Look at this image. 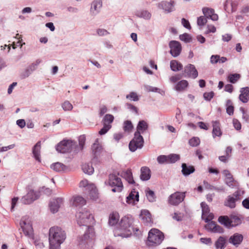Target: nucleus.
I'll list each match as a JSON object with an SVG mask.
<instances>
[{
    "label": "nucleus",
    "mask_w": 249,
    "mask_h": 249,
    "mask_svg": "<svg viewBox=\"0 0 249 249\" xmlns=\"http://www.w3.org/2000/svg\"><path fill=\"white\" fill-rule=\"evenodd\" d=\"M133 218L130 216H124L122 218L119 227L114 231L115 236H121L123 238L127 237L135 232L133 227Z\"/></svg>",
    "instance_id": "1"
},
{
    "label": "nucleus",
    "mask_w": 249,
    "mask_h": 249,
    "mask_svg": "<svg viewBox=\"0 0 249 249\" xmlns=\"http://www.w3.org/2000/svg\"><path fill=\"white\" fill-rule=\"evenodd\" d=\"M66 238V234L61 228L53 227L49 231L50 249H60V245Z\"/></svg>",
    "instance_id": "2"
},
{
    "label": "nucleus",
    "mask_w": 249,
    "mask_h": 249,
    "mask_svg": "<svg viewBox=\"0 0 249 249\" xmlns=\"http://www.w3.org/2000/svg\"><path fill=\"white\" fill-rule=\"evenodd\" d=\"M164 239L163 233L157 229H152L148 233L146 245L148 247H156L161 244Z\"/></svg>",
    "instance_id": "3"
},
{
    "label": "nucleus",
    "mask_w": 249,
    "mask_h": 249,
    "mask_svg": "<svg viewBox=\"0 0 249 249\" xmlns=\"http://www.w3.org/2000/svg\"><path fill=\"white\" fill-rule=\"evenodd\" d=\"M77 223L80 226L89 227L94 221L92 213L88 210L84 209L76 214Z\"/></svg>",
    "instance_id": "4"
},
{
    "label": "nucleus",
    "mask_w": 249,
    "mask_h": 249,
    "mask_svg": "<svg viewBox=\"0 0 249 249\" xmlns=\"http://www.w3.org/2000/svg\"><path fill=\"white\" fill-rule=\"evenodd\" d=\"M108 184L113 188L112 189L113 192H120L124 187L121 178L114 174L109 175Z\"/></svg>",
    "instance_id": "5"
},
{
    "label": "nucleus",
    "mask_w": 249,
    "mask_h": 249,
    "mask_svg": "<svg viewBox=\"0 0 249 249\" xmlns=\"http://www.w3.org/2000/svg\"><path fill=\"white\" fill-rule=\"evenodd\" d=\"M143 143L142 136L138 132H135L134 138L129 142V148L131 151L134 152L138 148H142Z\"/></svg>",
    "instance_id": "6"
},
{
    "label": "nucleus",
    "mask_w": 249,
    "mask_h": 249,
    "mask_svg": "<svg viewBox=\"0 0 249 249\" xmlns=\"http://www.w3.org/2000/svg\"><path fill=\"white\" fill-rule=\"evenodd\" d=\"M24 234L29 238H33L34 236L33 229L29 217H23L20 222Z\"/></svg>",
    "instance_id": "7"
},
{
    "label": "nucleus",
    "mask_w": 249,
    "mask_h": 249,
    "mask_svg": "<svg viewBox=\"0 0 249 249\" xmlns=\"http://www.w3.org/2000/svg\"><path fill=\"white\" fill-rule=\"evenodd\" d=\"M74 142L69 140H63L56 146V150L62 153H65L70 151L74 145Z\"/></svg>",
    "instance_id": "8"
},
{
    "label": "nucleus",
    "mask_w": 249,
    "mask_h": 249,
    "mask_svg": "<svg viewBox=\"0 0 249 249\" xmlns=\"http://www.w3.org/2000/svg\"><path fill=\"white\" fill-rule=\"evenodd\" d=\"M241 199V194L239 191L235 192L232 195L229 196L225 201L224 204L230 208H234L236 202Z\"/></svg>",
    "instance_id": "9"
},
{
    "label": "nucleus",
    "mask_w": 249,
    "mask_h": 249,
    "mask_svg": "<svg viewBox=\"0 0 249 249\" xmlns=\"http://www.w3.org/2000/svg\"><path fill=\"white\" fill-rule=\"evenodd\" d=\"M223 173L225 177V182L227 185L231 188H238L239 183L233 179L232 175L230 171L228 170H225Z\"/></svg>",
    "instance_id": "10"
},
{
    "label": "nucleus",
    "mask_w": 249,
    "mask_h": 249,
    "mask_svg": "<svg viewBox=\"0 0 249 249\" xmlns=\"http://www.w3.org/2000/svg\"><path fill=\"white\" fill-rule=\"evenodd\" d=\"M92 154L94 158H98L102 156L104 152L101 144L99 142L98 139H97L92 145Z\"/></svg>",
    "instance_id": "11"
},
{
    "label": "nucleus",
    "mask_w": 249,
    "mask_h": 249,
    "mask_svg": "<svg viewBox=\"0 0 249 249\" xmlns=\"http://www.w3.org/2000/svg\"><path fill=\"white\" fill-rule=\"evenodd\" d=\"M37 198L36 193L32 190H30L27 194L22 197V202L24 204H29L32 203Z\"/></svg>",
    "instance_id": "12"
},
{
    "label": "nucleus",
    "mask_w": 249,
    "mask_h": 249,
    "mask_svg": "<svg viewBox=\"0 0 249 249\" xmlns=\"http://www.w3.org/2000/svg\"><path fill=\"white\" fill-rule=\"evenodd\" d=\"M201 207L202 208V217L205 218L206 222H208L213 219V215L212 213H210V210L208 206L205 202L201 203Z\"/></svg>",
    "instance_id": "13"
},
{
    "label": "nucleus",
    "mask_w": 249,
    "mask_h": 249,
    "mask_svg": "<svg viewBox=\"0 0 249 249\" xmlns=\"http://www.w3.org/2000/svg\"><path fill=\"white\" fill-rule=\"evenodd\" d=\"M63 203V199L62 198H57L53 199L50 203V209L51 212L55 213L58 212L60 206Z\"/></svg>",
    "instance_id": "14"
},
{
    "label": "nucleus",
    "mask_w": 249,
    "mask_h": 249,
    "mask_svg": "<svg viewBox=\"0 0 249 249\" xmlns=\"http://www.w3.org/2000/svg\"><path fill=\"white\" fill-rule=\"evenodd\" d=\"M243 236L240 233H235L229 239V242L235 247H238L242 242Z\"/></svg>",
    "instance_id": "15"
},
{
    "label": "nucleus",
    "mask_w": 249,
    "mask_h": 249,
    "mask_svg": "<svg viewBox=\"0 0 249 249\" xmlns=\"http://www.w3.org/2000/svg\"><path fill=\"white\" fill-rule=\"evenodd\" d=\"M202 12L207 18H210L213 21L218 20V15L214 13V9L208 7H204L202 8Z\"/></svg>",
    "instance_id": "16"
},
{
    "label": "nucleus",
    "mask_w": 249,
    "mask_h": 249,
    "mask_svg": "<svg viewBox=\"0 0 249 249\" xmlns=\"http://www.w3.org/2000/svg\"><path fill=\"white\" fill-rule=\"evenodd\" d=\"M140 217L142 222L147 225H151L152 223V218L151 214L148 211L146 210L142 211Z\"/></svg>",
    "instance_id": "17"
},
{
    "label": "nucleus",
    "mask_w": 249,
    "mask_h": 249,
    "mask_svg": "<svg viewBox=\"0 0 249 249\" xmlns=\"http://www.w3.org/2000/svg\"><path fill=\"white\" fill-rule=\"evenodd\" d=\"M185 197V193L176 192L172 194V205H177L183 201Z\"/></svg>",
    "instance_id": "18"
},
{
    "label": "nucleus",
    "mask_w": 249,
    "mask_h": 249,
    "mask_svg": "<svg viewBox=\"0 0 249 249\" xmlns=\"http://www.w3.org/2000/svg\"><path fill=\"white\" fill-rule=\"evenodd\" d=\"M139 193L135 189H133L126 197V202L128 204H135L136 202L139 201Z\"/></svg>",
    "instance_id": "19"
},
{
    "label": "nucleus",
    "mask_w": 249,
    "mask_h": 249,
    "mask_svg": "<svg viewBox=\"0 0 249 249\" xmlns=\"http://www.w3.org/2000/svg\"><path fill=\"white\" fill-rule=\"evenodd\" d=\"M182 51V46L178 41L172 40V56L177 57Z\"/></svg>",
    "instance_id": "20"
},
{
    "label": "nucleus",
    "mask_w": 249,
    "mask_h": 249,
    "mask_svg": "<svg viewBox=\"0 0 249 249\" xmlns=\"http://www.w3.org/2000/svg\"><path fill=\"white\" fill-rule=\"evenodd\" d=\"M239 99L244 103H246L249 100V87L243 88L240 89Z\"/></svg>",
    "instance_id": "21"
},
{
    "label": "nucleus",
    "mask_w": 249,
    "mask_h": 249,
    "mask_svg": "<svg viewBox=\"0 0 249 249\" xmlns=\"http://www.w3.org/2000/svg\"><path fill=\"white\" fill-rule=\"evenodd\" d=\"M71 203L73 206H82L86 203V200L80 196H73L71 200Z\"/></svg>",
    "instance_id": "22"
},
{
    "label": "nucleus",
    "mask_w": 249,
    "mask_h": 249,
    "mask_svg": "<svg viewBox=\"0 0 249 249\" xmlns=\"http://www.w3.org/2000/svg\"><path fill=\"white\" fill-rule=\"evenodd\" d=\"M151 177V171L146 166H143L141 169L140 178L142 180H148Z\"/></svg>",
    "instance_id": "23"
},
{
    "label": "nucleus",
    "mask_w": 249,
    "mask_h": 249,
    "mask_svg": "<svg viewBox=\"0 0 249 249\" xmlns=\"http://www.w3.org/2000/svg\"><path fill=\"white\" fill-rule=\"evenodd\" d=\"M40 149H41V142H38L33 148V154L34 158L39 162L41 161L40 160Z\"/></svg>",
    "instance_id": "24"
},
{
    "label": "nucleus",
    "mask_w": 249,
    "mask_h": 249,
    "mask_svg": "<svg viewBox=\"0 0 249 249\" xmlns=\"http://www.w3.org/2000/svg\"><path fill=\"white\" fill-rule=\"evenodd\" d=\"M185 71L190 77L196 78L198 76V72L194 65L189 64L186 67Z\"/></svg>",
    "instance_id": "25"
},
{
    "label": "nucleus",
    "mask_w": 249,
    "mask_h": 249,
    "mask_svg": "<svg viewBox=\"0 0 249 249\" xmlns=\"http://www.w3.org/2000/svg\"><path fill=\"white\" fill-rule=\"evenodd\" d=\"M89 197L92 200H96L98 197V190L94 184L89 186Z\"/></svg>",
    "instance_id": "26"
},
{
    "label": "nucleus",
    "mask_w": 249,
    "mask_h": 249,
    "mask_svg": "<svg viewBox=\"0 0 249 249\" xmlns=\"http://www.w3.org/2000/svg\"><path fill=\"white\" fill-rule=\"evenodd\" d=\"M213 137L214 138L216 136L220 137L222 135V132L220 129V123L218 121H213Z\"/></svg>",
    "instance_id": "27"
},
{
    "label": "nucleus",
    "mask_w": 249,
    "mask_h": 249,
    "mask_svg": "<svg viewBox=\"0 0 249 249\" xmlns=\"http://www.w3.org/2000/svg\"><path fill=\"white\" fill-rule=\"evenodd\" d=\"M226 244V238L224 236H220L215 242L214 245L216 249H224Z\"/></svg>",
    "instance_id": "28"
},
{
    "label": "nucleus",
    "mask_w": 249,
    "mask_h": 249,
    "mask_svg": "<svg viewBox=\"0 0 249 249\" xmlns=\"http://www.w3.org/2000/svg\"><path fill=\"white\" fill-rule=\"evenodd\" d=\"M120 218V216L118 213L113 212L111 213L109 216L108 224L110 226L115 225L118 223Z\"/></svg>",
    "instance_id": "29"
},
{
    "label": "nucleus",
    "mask_w": 249,
    "mask_h": 249,
    "mask_svg": "<svg viewBox=\"0 0 249 249\" xmlns=\"http://www.w3.org/2000/svg\"><path fill=\"white\" fill-rule=\"evenodd\" d=\"M157 161L159 164H168L171 162V154L160 155L157 157Z\"/></svg>",
    "instance_id": "30"
},
{
    "label": "nucleus",
    "mask_w": 249,
    "mask_h": 249,
    "mask_svg": "<svg viewBox=\"0 0 249 249\" xmlns=\"http://www.w3.org/2000/svg\"><path fill=\"white\" fill-rule=\"evenodd\" d=\"M51 167L56 172L66 171L68 169L66 165L60 162H56L52 164Z\"/></svg>",
    "instance_id": "31"
},
{
    "label": "nucleus",
    "mask_w": 249,
    "mask_h": 249,
    "mask_svg": "<svg viewBox=\"0 0 249 249\" xmlns=\"http://www.w3.org/2000/svg\"><path fill=\"white\" fill-rule=\"evenodd\" d=\"M188 86L187 81L182 80L178 82L175 87V89L178 91H182L184 90Z\"/></svg>",
    "instance_id": "32"
},
{
    "label": "nucleus",
    "mask_w": 249,
    "mask_h": 249,
    "mask_svg": "<svg viewBox=\"0 0 249 249\" xmlns=\"http://www.w3.org/2000/svg\"><path fill=\"white\" fill-rule=\"evenodd\" d=\"M195 169L193 166H187L186 163L182 164V172L185 176H187L194 172Z\"/></svg>",
    "instance_id": "33"
},
{
    "label": "nucleus",
    "mask_w": 249,
    "mask_h": 249,
    "mask_svg": "<svg viewBox=\"0 0 249 249\" xmlns=\"http://www.w3.org/2000/svg\"><path fill=\"white\" fill-rule=\"evenodd\" d=\"M122 176L125 178L129 183L133 184L134 181L132 177V173L130 169H127L122 173Z\"/></svg>",
    "instance_id": "34"
},
{
    "label": "nucleus",
    "mask_w": 249,
    "mask_h": 249,
    "mask_svg": "<svg viewBox=\"0 0 249 249\" xmlns=\"http://www.w3.org/2000/svg\"><path fill=\"white\" fill-rule=\"evenodd\" d=\"M218 221L220 223L227 227L231 226L232 222L228 216H220L219 217Z\"/></svg>",
    "instance_id": "35"
},
{
    "label": "nucleus",
    "mask_w": 249,
    "mask_h": 249,
    "mask_svg": "<svg viewBox=\"0 0 249 249\" xmlns=\"http://www.w3.org/2000/svg\"><path fill=\"white\" fill-rule=\"evenodd\" d=\"M148 128V124L147 123L143 121H140L137 127V131L136 132H138L140 134L141 133H143L144 131L146 130Z\"/></svg>",
    "instance_id": "36"
},
{
    "label": "nucleus",
    "mask_w": 249,
    "mask_h": 249,
    "mask_svg": "<svg viewBox=\"0 0 249 249\" xmlns=\"http://www.w3.org/2000/svg\"><path fill=\"white\" fill-rule=\"evenodd\" d=\"M82 169L85 173L89 175L93 174L94 172V168L92 165L89 163H85L82 165Z\"/></svg>",
    "instance_id": "37"
},
{
    "label": "nucleus",
    "mask_w": 249,
    "mask_h": 249,
    "mask_svg": "<svg viewBox=\"0 0 249 249\" xmlns=\"http://www.w3.org/2000/svg\"><path fill=\"white\" fill-rule=\"evenodd\" d=\"M102 6L101 0H95L92 2L91 6V11L94 13V11L98 12Z\"/></svg>",
    "instance_id": "38"
},
{
    "label": "nucleus",
    "mask_w": 249,
    "mask_h": 249,
    "mask_svg": "<svg viewBox=\"0 0 249 249\" xmlns=\"http://www.w3.org/2000/svg\"><path fill=\"white\" fill-rule=\"evenodd\" d=\"M145 193L146 197L150 202H153L156 201V197L153 191L149 189V188H147L145 190Z\"/></svg>",
    "instance_id": "39"
},
{
    "label": "nucleus",
    "mask_w": 249,
    "mask_h": 249,
    "mask_svg": "<svg viewBox=\"0 0 249 249\" xmlns=\"http://www.w3.org/2000/svg\"><path fill=\"white\" fill-rule=\"evenodd\" d=\"M114 120V116L111 114H106L103 119V124L106 125H109L111 126V124Z\"/></svg>",
    "instance_id": "40"
},
{
    "label": "nucleus",
    "mask_w": 249,
    "mask_h": 249,
    "mask_svg": "<svg viewBox=\"0 0 249 249\" xmlns=\"http://www.w3.org/2000/svg\"><path fill=\"white\" fill-rule=\"evenodd\" d=\"M183 69L182 65L177 60H172V71H179Z\"/></svg>",
    "instance_id": "41"
},
{
    "label": "nucleus",
    "mask_w": 249,
    "mask_h": 249,
    "mask_svg": "<svg viewBox=\"0 0 249 249\" xmlns=\"http://www.w3.org/2000/svg\"><path fill=\"white\" fill-rule=\"evenodd\" d=\"M179 38L180 40L185 43H189L192 41V37L191 36L187 33H184L180 35L179 36Z\"/></svg>",
    "instance_id": "42"
},
{
    "label": "nucleus",
    "mask_w": 249,
    "mask_h": 249,
    "mask_svg": "<svg viewBox=\"0 0 249 249\" xmlns=\"http://www.w3.org/2000/svg\"><path fill=\"white\" fill-rule=\"evenodd\" d=\"M227 108L226 112L230 115H233L234 113V107L232 105V102L230 100H228L226 104Z\"/></svg>",
    "instance_id": "43"
},
{
    "label": "nucleus",
    "mask_w": 249,
    "mask_h": 249,
    "mask_svg": "<svg viewBox=\"0 0 249 249\" xmlns=\"http://www.w3.org/2000/svg\"><path fill=\"white\" fill-rule=\"evenodd\" d=\"M133 128V124L130 121H125L124 123L123 128L124 131L129 132Z\"/></svg>",
    "instance_id": "44"
},
{
    "label": "nucleus",
    "mask_w": 249,
    "mask_h": 249,
    "mask_svg": "<svg viewBox=\"0 0 249 249\" xmlns=\"http://www.w3.org/2000/svg\"><path fill=\"white\" fill-rule=\"evenodd\" d=\"M159 6L169 13L171 9V3L166 1H162L161 3L159 4Z\"/></svg>",
    "instance_id": "45"
},
{
    "label": "nucleus",
    "mask_w": 249,
    "mask_h": 249,
    "mask_svg": "<svg viewBox=\"0 0 249 249\" xmlns=\"http://www.w3.org/2000/svg\"><path fill=\"white\" fill-rule=\"evenodd\" d=\"M240 75L238 73L231 74L229 75L228 79L231 83H235L240 79Z\"/></svg>",
    "instance_id": "46"
},
{
    "label": "nucleus",
    "mask_w": 249,
    "mask_h": 249,
    "mask_svg": "<svg viewBox=\"0 0 249 249\" xmlns=\"http://www.w3.org/2000/svg\"><path fill=\"white\" fill-rule=\"evenodd\" d=\"M126 98L130 100L133 101H138L139 100V96L136 92H131L129 94L126 96Z\"/></svg>",
    "instance_id": "47"
},
{
    "label": "nucleus",
    "mask_w": 249,
    "mask_h": 249,
    "mask_svg": "<svg viewBox=\"0 0 249 249\" xmlns=\"http://www.w3.org/2000/svg\"><path fill=\"white\" fill-rule=\"evenodd\" d=\"M62 107L64 111H70L73 108V106L69 101H66L62 104Z\"/></svg>",
    "instance_id": "48"
},
{
    "label": "nucleus",
    "mask_w": 249,
    "mask_h": 249,
    "mask_svg": "<svg viewBox=\"0 0 249 249\" xmlns=\"http://www.w3.org/2000/svg\"><path fill=\"white\" fill-rule=\"evenodd\" d=\"M189 143L192 146H196L200 143V140L198 138L193 137L189 140Z\"/></svg>",
    "instance_id": "49"
},
{
    "label": "nucleus",
    "mask_w": 249,
    "mask_h": 249,
    "mask_svg": "<svg viewBox=\"0 0 249 249\" xmlns=\"http://www.w3.org/2000/svg\"><path fill=\"white\" fill-rule=\"evenodd\" d=\"M207 22V18L200 16L197 18V23L199 26H203Z\"/></svg>",
    "instance_id": "50"
},
{
    "label": "nucleus",
    "mask_w": 249,
    "mask_h": 249,
    "mask_svg": "<svg viewBox=\"0 0 249 249\" xmlns=\"http://www.w3.org/2000/svg\"><path fill=\"white\" fill-rule=\"evenodd\" d=\"M214 92L211 91L209 92H205L203 94V97L205 100L210 101L214 96Z\"/></svg>",
    "instance_id": "51"
},
{
    "label": "nucleus",
    "mask_w": 249,
    "mask_h": 249,
    "mask_svg": "<svg viewBox=\"0 0 249 249\" xmlns=\"http://www.w3.org/2000/svg\"><path fill=\"white\" fill-rule=\"evenodd\" d=\"M183 213H175L173 218L174 219L177 220V221H181L183 219Z\"/></svg>",
    "instance_id": "52"
},
{
    "label": "nucleus",
    "mask_w": 249,
    "mask_h": 249,
    "mask_svg": "<svg viewBox=\"0 0 249 249\" xmlns=\"http://www.w3.org/2000/svg\"><path fill=\"white\" fill-rule=\"evenodd\" d=\"M111 126L104 124L103 127L99 131V134L101 135L106 134L110 129Z\"/></svg>",
    "instance_id": "53"
},
{
    "label": "nucleus",
    "mask_w": 249,
    "mask_h": 249,
    "mask_svg": "<svg viewBox=\"0 0 249 249\" xmlns=\"http://www.w3.org/2000/svg\"><path fill=\"white\" fill-rule=\"evenodd\" d=\"M92 183H89V181L87 179H83L81 180L79 183L80 187H87V190H89V186Z\"/></svg>",
    "instance_id": "54"
},
{
    "label": "nucleus",
    "mask_w": 249,
    "mask_h": 249,
    "mask_svg": "<svg viewBox=\"0 0 249 249\" xmlns=\"http://www.w3.org/2000/svg\"><path fill=\"white\" fill-rule=\"evenodd\" d=\"M207 30L205 32L206 34H209L210 33H215L216 31L215 27L212 25H208Z\"/></svg>",
    "instance_id": "55"
},
{
    "label": "nucleus",
    "mask_w": 249,
    "mask_h": 249,
    "mask_svg": "<svg viewBox=\"0 0 249 249\" xmlns=\"http://www.w3.org/2000/svg\"><path fill=\"white\" fill-rule=\"evenodd\" d=\"M216 226H217V225L214 222H213V221H212V222H210L209 223H208L206 225V227L207 229H209L213 231H214V230L215 228H216Z\"/></svg>",
    "instance_id": "56"
},
{
    "label": "nucleus",
    "mask_w": 249,
    "mask_h": 249,
    "mask_svg": "<svg viewBox=\"0 0 249 249\" xmlns=\"http://www.w3.org/2000/svg\"><path fill=\"white\" fill-rule=\"evenodd\" d=\"M86 141V137L84 135H81L79 138V144L83 148Z\"/></svg>",
    "instance_id": "57"
},
{
    "label": "nucleus",
    "mask_w": 249,
    "mask_h": 249,
    "mask_svg": "<svg viewBox=\"0 0 249 249\" xmlns=\"http://www.w3.org/2000/svg\"><path fill=\"white\" fill-rule=\"evenodd\" d=\"M233 124L234 128L236 130H240L241 128V124L237 120L233 119Z\"/></svg>",
    "instance_id": "58"
},
{
    "label": "nucleus",
    "mask_w": 249,
    "mask_h": 249,
    "mask_svg": "<svg viewBox=\"0 0 249 249\" xmlns=\"http://www.w3.org/2000/svg\"><path fill=\"white\" fill-rule=\"evenodd\" d=\"M181 23L183 26L187 29H190L191 28V25L188 20H186L184 18H183L181 20Z\"/></svg>",
    "instance_id": "59"
},
{
    "label": "nucleus",
    "mask_w": 249,
    "mask_h": 249,
    "mask_svg": "<svg viewBox=\"0 0 249 249\" xmlns=\"http://www.w3.org/2000/svg\"><path fill=\"white\" fill-rule=\"evenodd\" d=\"M219 60V55H213L211 57V62L213 64H215L218 62Z\"/></svg>",
    "instance_id": "60"
},
{
    "label": "nucleus",
    "mask_w": 249,
    "mask_h": 249,
    "mask_svg": "<svg viewBox=\"0 0 249 249\" xmlns=\"http://www.w3.org/2000/svg\"><path fill=\"white\" fill-rule=\"evenodd\" d=\"M126 106L127 108L130 109L132 112H134L136 114L138 113V108L136 107L129 103H127Z\"/></svg>",
    "instance_id": "61"
},
{
    "label": "nucleus",
    "mask_w": 249,
    "mask_h": 249,
    "mask_svg": "<svg viewBox=\"0 0 249 249\" xmlns=\"http://www.w3.org/2000/svg\"><path fill=\"white\" fill-rule=\"evenodd\" d=\"M200 241L205 244L209 245L212 244V239L210 238H201Z\"/></svg>",
    "instance_id": "62"
},
{
    "label": "nucleus",
    "mask_w": 249,
    "mask_h": 249,
    "mask_svg": "<svg viewBox=\"0 0 249 249\" xmlns=\"http://www.w3.org/2000/svg\"><path fill=\"white\" fill-rule=\"evenodd\" d=\"M231 35L230 34H225L222 36V40L224 41L228 42L231 39Z\"/></svg>",
    "instance_id": "63"
},
{
    "label": "nucleus",
    "mask_w": 249,
    "mask_h": 249,
    "mask_svg": "<svg viewBox=\"0 0 249 249\" xmlns=\"http://www.w3.org/2000/svg\"><path fill=\"white\" fill-rule=\"evenodd\" d=\"M242 205L245 208L249 209V197L242 201Z\"/></svg>",
    "instance_id": "64"
}]
</instances>
